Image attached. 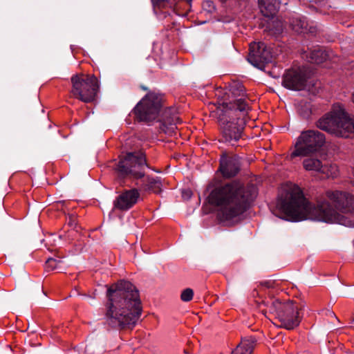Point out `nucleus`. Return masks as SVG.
<instances>
[{"instance_id": "obj_1", "label": "nucleus", "mask_w": 354, "mask_h": 354, "mask_svg": "<svg viewBox=\"0 0 354 354\" xmlns=\"http://www.w3.org/2000/svg\"><path fill=\"white\" fill-rule=\"evenodd\" d=\"M326 194L335 209L325 201H317L316 205H312L298 187L283 191L279 196L277 207L283 214L281 218L289 221L311 219L337 223L344 225H350L351 221L337 211L342 213L353 212L354 196L340 191H327Z\"/></svg>"}, {"instance_id": "obj_2", "label": "nucleus", "mask_w": 354, "mask_h": 354, "mask_svg": "<svg viewBox=\"0 0 354 354\" xmlns=\"http://www.w3.org/2000/svg\"><path fill=\"white\" fill-rule=\"evenodd\" d=\"M110 304L106 313V324L114 328H132L142 313L138 291L130 282L121 281L107 290Z\"/></svg>"}, {"instance_id": "obj_3", "label": "nucleus", "mask_w": 354, "mask_h": 354, "mask_svg": "<svg viewBox=\"0 0 354 354\" xmlns=\"http://www.w3.org/2000/svg\"><path fill=\"white\" fill-rule=\"evenodd\" d=\"M257 194V187L254 184L245 185L240 180H233L214 188L207 200L209 204L221 207L218 213L221 220L231 221L250 207Z\"/></svg>"}, {"instance_id": "obj_4", "label": "nucleus", "mask_w": 354, "mask_h": 354, "mask_svg": "<svg viewBox=\"0 0 354 354\" xmlns=\"http://www.w3.org/2000/svg\"><path fill=\"white\" fill-rule=\"evenodd\" d=\"M223 109L218 107L216 114L225 142L234 145L242 136L245 125V117L248 104L243 99L235 100L234 102H222Z\"/></svg>"}, {"instance_id": "obj_5", "label": "nucleus", "mask_w": 354, "mask_h": 354, "mask_svg": "<svg viewBox=\"0 0 354 354\" xmlns=\"http://www.w3.org/2000/svg\"><path fill=\"white\" fill-rule=\"evenodd\" d=\"M316 127L336 137L348 138L354 135V118L338 105L321 117Z\"/></svg>"}, {"instance_id": "obj_6", "label": "nucleus", "mask_w": 354, "mask_h": 354, "mask_svg": "<svg viewBox=\"0 0 354 354\" xmlns=\"http://www.w3.org/2000/svg\"><path fill=\"white\" fill-rule=\"evenodd\" d=\"M326 142L325 135L317 130H306L301 133L290 153V159L308 156L319 151Z\"/></svg>"}, {"instance_id": "obj_7", "label": "nucleus", "mask_w": 354, "mask_h": 354, "mask_svg": "<svg viewBox=\"0 0 354 354\" xmlns=\"http://www.w3.org/2000/svg\"><path fill=\"white\" fill-rule=\"evenodd\" d=\"M71 82L73 94L84 102L93 101L100 88L98 80L94 75L87 76L84 79L76 75L71 77Z\"/></svg>"}, {"instance_id": "obj_8", "label": "nucleus", "mask_w": 354, "mask_h": 354, "mask_svg": "<svg viewBox=\"0 0 354 354\" xmlns=\"http://www.w3.org/2000/svg\"><path fill=\"white\" fill-rule=\"evenodd\" d=\"M162 97L160 94H147L134 109V113L141 121H151L156 118L161 106Z\"/></svg>"}, {"instance_id": "obj_9", "label": "nucleus", "mask_w": 354, "mask_h": 354, "mask_svg": "<svg viewBox=\"0 0 354 354\" xmlns=\"http://www.w3.org/2000/svg\"><path fill=\"white\" fill-rule=\"evenodd\" d=\"M146 167V160L142 152L128 153L118 162L116 169L122 176L131 174L139 178L144 176V169Z\"/></svg>"}, {"instance_id": "obj_10", "label": "nucleus", "mask_w": 354, "mask_h": 354, "mask_svg": "<svg viewBox=\"0 0 354 354\" xmlns=\"http://www.w3.org/2000/svg\"><path fill=\"white\" fill-rule=\"evenodd\" d=\"M311 75L312 71L308 67L292 68L283 74L282 84L290 90L303 91L306 89Z\"/></svg>"}, {"instance_id": "obj_11", "label": "nucleus", "mask_w": 354, "mask_h": 354, "mask_svg": "<svg viewBox=\"0 0 354 354\" xmlns=\"http://www.w3.org/2000/svg\"><path fill=\"white\" fill-rule=\"evenodd\" d=\"M279 310L277 319L281 322V327L292 330L299 324V308L295 306L292 301H288L285 304H282L281 307H279Z\"/></svg>"}, {"instance_id": "obj_12", "label": "nucleus", "mask_w": 354, "mask_h": 354, "mask_svg": "<svg viewBox=\"0 0 354 354\" xmlns=\"http://www.w3.org/2000/svg\"><path fill=\"white\" fill-rule=\"evenodd\" d=\"M272 55L266 44L263 42L252 43L250 45V53L248 60L253 66L262 69L265 64L272 61Z\"/></svg>"}, {"instance_id": "obj_13", "label": "nucleus", "mask_w": 354, "mask_h": 354, "mask_svg": "<svg viewBox=\"0 0 354 354\" xmlns=\"http://www.w3.org/2000/svg\"><path fill=\"white\" fill-rule=\"evenodd\" d=\"M241 163L240 158L237 156H229L223 152L220 158L218 171L223 176L230 178L236 176L241 170Z\"/></svg>"}, {"instance_id": "obj_14", "label": "nucleus", "mask_w": 354, "mask_h": 354, "mask_svg": "<svg viewBox=\"0 0 354 354\" xmlns=\"http://www.w3.org/2000/svg\"><path fill=\"white\" fill-rule=\"evenodd\" d=\"M140 198V193L136 189L126 190L119 194L113 201V209L127 211L133 207Z\"/></svg>"}, {"instance_id": "obj_15", "label": "nucleus", "mask_w": 354, "mask_h": 354, "mask_svg": "<svg viewBox=\"0 0 354 354\" xmlns=\"http://www.w3.org/2000/svg\"><path fill=\"white\" fill-rule=\"evenodd\" d=\"M175 120V113H173L170 109L165 110L160 120V129L168 136L175 135L177 129Z\"/></svg>"}, {"instance_id": "obj_16", "label": "nucleus", "mask_w": 354, "mask_h": 354, "mask_svg": "<svg viewBox=\"0 0 354 354\" xmlns=\"http://www.w3.org/2000/svg\"><path fill=\"white\" fill-rule=\"evenodd\" d=\"M303 165L308 171H320L323 174H326L328 176H332L333 177L335 175V171L337 170L336 166L330 165L329 174V167L326 165L323 166L322 162L315 158L305 159L303 162Z\"/></svg>"}, {"instance_id": "obj_17", "label": "nucleus", "mask_w": 354, "mask_h": 354, "mask_svg": "<svg viewBox=\"0 0 354 354\" xmlns=\"http://www.w3.org/2000/svg\"><path fill=\"white\" fill-rule=\"evenodd\" d=\"M292 29L299 34H308L312 36L316 35L317 28L316 26H309L304 18H292L290 21Z\"/></svg>"}, {"instance_id": "obj_18", "label": "nucleus", "mask_w": 354, "mask_h": 354, "mask_svg": "<svg viewBox=\"0 0 354 354\" xmlns=\"http://www.w3.org/2000/svg\"><path fill=\"white\" fill-rule=\"evenodd\" d=\"M258 5L261 14L267 18H273L279 8L277 0H258Z\"/></svg>"}, {"instance_id": "obj_19", "label": "nucleus", "mask_w": 354, "mask_h": 354, "mask_svg": "<svg viewBox=\"0 0 354 354\" xmlns=\"http://www.w3.org/2000/svg\"><path fill=\"white\" fill-rule=\"evenodd\" d=\"M303 57L305 58L308 62L319 64L325 62L328 55L327 52L322 48L317 47L310 51H304L303 53Z\"/></svg>"}, {"instance_id": "obj_20", "label": "nucleus", "mask_w": 354, "mask_h": 354, "mask_svg": "<svg viewBox=\"0 0 354 354\" xmlns=\"http://www.w3.org/2000/svg\"><path fill=\"white\" fill-rule=\"evenodd\" d=\"M257 340L254 337L242 338L241 342L231 354H252Z\"/></svg>"}, {"instance_id": "obj_21", "label": "nucleus", "mask_w": 354, "mask_h": 354, "mask_svg": "<svg viewBox=\"0 0 354 354\" xmlns=\"http://www.w3.org/2000/svg\"><path fill=\"white\" fill-rule=\"evenodd\" d=\"M229 91L232 95V100H229L228 102H232V103L235 100L243 99L244 102H245V97L246 96L245 93V87L241 82L234 81L229 86ZM223 102H227V101H223Z\"/></svg>"}, {"instance_id": "obj_22", "label": "nucleus", "mask_w": 354, "mask_h": 354, "mask_svg": "<svg viewBox=\"0 0 354 354\" xmlns=\"http://www.w3.org/2000/svg\"><path fill=\"white\" fill-rule=\"evenodd\" d=\"M161 182L159 178H149L147 189L153 192L158 193L161 191Z\"/></svg>"}, {"instance_id": "obj_23", "label": "nucleus", "mask_w": 354, "mask_h": 354, "mask_svg": "<svg viewBox=\"0 0 354 354\" xmlns=\"http://www.w3.org/2000/svg\"><path fill=\"white\" fill-rule=\"evenodd\" d=\"M282 306V304L281 302H279L278 300H275L274 301H272L270 306H268V310H269V313L271 315H273L275 317V318L277 319L278 317V314H279V307H281Z\"/></svg>"}, {"instance_id": "obj_24", "label": "nucleus", "mask_w": 354, "mask_h": 354, "mask_svg": "<svg viewBox=\"0 0 354 354\" xmlns=\"http://www.w3.org/2000/svg\"><path fill=\"white\" fill-rule=\"evenodd\" d=\"M62 261L56 260L53 258H49L46 262V268L50 270H58L59 272L62 271V268L60 267V264Z\"/></svg>"}, {"instance_id": "obj_25", "label": "nucleus", "mask_w": 354, "mask_h": 354, "mask_svg": "<svg viewBox=\"0 0 354 354\" xmlns=\"http://www.w3.org/2000/svg\"><path fill=\"white\" fill-rule=\"evenodd\" d=\"M321 82L319 80L313 81V82H310L308 83L307 88L311 93L315 95L319 92L321 89Z\"/></svg>"}, {"instance_id": "obj_26", "label": "nucleus", "mask_w": 354, "mask_h": 354, "mask_svg": "<svg viewBox=\"0 0 354 354\" xmlns=\"http://www.w3.org/2000/svg\"><path fill=\"white\" fill-rule=\"evenodd\" d=\"M193 297L194 291L189 288L185 289L180 295V299L183 301H189L193 299Z\"/></svg>"}, {"instance_id": "obj_27", "label": "nucleus", "mask_w": 354, "mask_h": 354, "mask_svg": "<svg viewBox=\"0 0 354 354\" xmlns=\"http://www.w3.org/2000/svg\"><path fill=\"white\" fill-rule=\"evenodd\" d=\"M202 8L203 11L207 13H213L216 10L214 2L210 0L204 1L202 4Z\"/></svg>"}, {"instance_id": "obj_28", "label": "nucleus", "mask_w": 354, "mask_h": 354, "mask_svg": "<svg viewBox=\"0 0 354 354\" xmlns=\"http://www.w3.org/2000/svg\"><path fill=\"white\" fill-rule=\"evenodd\" d=\"M151 1L155 13H157L156 8L165 7L169 1V0H151Z\"/></svg>"}, {"instance_id": "obj_29", "label": "nucleus", "mask_w": 354, "mask_h": 354, "mask_svg": "<svg viewBox=\"0 0 354 354\" xmlns=\"http://www.w3.org/2000/svg\"><path fill=\"white\" fill-rule=\"evenodd\" d=\"M182 198L183 200H189L192 196V191L190 189H185L181 192Z\"/></svg>"}, {"instance_id": "obj_30", "label": "nucleus", "mask_w": 354, "mask_h": 354, "mask_svg": "<svg viewBox=\"0 0 354 354\" xmlns=\"http://www.w3.org/2000/svg\"><path fill=\"white\" fill-rule=\"evenodd\" d=\"M261 285L263 286H266L267 288H271L272 286V283L270 281H265V282H262L261 283Z\"/></svg>"}, {"instance_id": "obj_31", "label": "nucleus", "mask_w": 354, "mask_h": 354, "mask_svg": "<svg viewBox=\"0 0 354 354\" xmlns=\"http://www.w3.org/2000/svg\"><path fill=\"white\" fill-rule=\"evenodd\" d=\"M329 313L332 317H333L336 320L339 321L338 318L337 317V316L335 315V314L333 312H329Z\"/></svg>"}, {"instance_id": "obj_32", "label": "nucleus", "mask_w": 354, "mask_h": 354, "mask_svg": "<svg viewBox=\"0 0 354 354\" xmlns=\"http://www.w3.org/2000/svg\"><path fill=\"white\" fill-rule=\"evenodd\" d=\"M262 313H263V314L266 317H267L268 319H271V317H268V316H267V310H262Z\"/></svg>"}, {"instance_id": "obj_33", "label": "nucleus", "mask_w": 354, "mask_h": 354, "mask_svg": "<svg viewBox=\"0 0 354 354\" xmlns=\"http://www.w3.org/2000/svg\"><path fill=\"white\" fill-rule=\"evenodd\" d=\"M178 15L180 16V15H182V16H185L186 15V13L185 12H181L178 10Z\"/></svg>"}, {"instance_id": "obj_34", "label": "nucleus", "mask_w": 354, "mask_h": 354, "mask_svg": "<svg viewBox=\"0 0 354 354\" xmlns=\"http://www.w3.org/2000/svg\"><path fill=\"white\" fill-rule=\"evenodd\" d=\"M183 352H184V353H185V354H189V351H188V350H187V349H184Z\"/></svg>"}, {"instance_id": "obj_35", "label": "nucleus", "mask_w": 354, "mask_h": 354, "mask_svg": "<svg viewBox=\"0 0 354 354\" xmlns=\"http://www.w3.org/2000/svg\"><path fill=\"white\" fill-rule=\"evenodd\" d=\"M222 3H225L227 0H220Z\"/></svg>"}, {"instance_id": "obj_36", "label": "nucleus", "mask_w": 354, "mask_h": 354, "mask_svg": "<svg viewBox=\"0 0 354 354\" xmlns=\"http://www.w3.org/2000/svg\"><path fill=\"white\" fill-rule=\"evenodd\" d=\"M281 30H282L281 26H280V28H279L277 30L281 31Z\"/></svg>"}, {"instance_id": "obj_37", "label": "nucleus", "mask_w": 354, "mask_h": 354, "mask_svg": "<svg viewBox=\"0 0 354 354\" xmlns=\"http://www.w3.org/2000/svg\"><path fill=\"white\" fill-rule=\"evenodd\" d=\"M69 224H70L71 225H73V222L70 221V222H69Z\"/></svg>"}, {"instance_id": "obj_38", "label": "nucleus", "mask_w": 354, "mask_h": 354, "mask_svg": "<svg viewBox=\"0 0 354 354\" xmlns=\"http://www.w3.org/2000/svg\"><path fill=\"white\" fill-rule=\"evenodd\" d=\"M178 123H180V122H181L180 119L178 118Z\"/></svg>"}, {"instance_id": "obj_39", "label": "nucleus", "mask_w": 354, "mask_h": 354, "mask_svg": "<svg viewBox=\"0 0 354 354\" xmlns=\"http://www.w3.org/2000/svg\"><path fill=\"white\" fill-rule=\"evenodd\" d=\"M352 322L354 324V317L352 318Z\"/></svg>"}, {"instance_id": "obj_40", "label": "nucleus", "mask_w": 354, "mask_h": 354, "mask_svg": "<svg viewBox=\"0 0 354 354\" xmlns=\"http://www.w3.org/2000/svg\"><path fill=\"white\" fill-rule=\"evenodd\" d=\"M353 102H354V94L353 95Z\"/></svg>"}, {"instance_id": "obj_41", "label": "nucleus", "mask_w": 354, "mask_h": 354, "mask_svg": "<svg viewBox=\"0 0 354 354\" xmlns=\"http://www.w3.org/2000/svg\"><path fill=\"white\" fill-rule=\"evenodd\" d=\"M269 74H270V75H272V72H270V71L269 72Z\"/></svg>"}]
</instances>
